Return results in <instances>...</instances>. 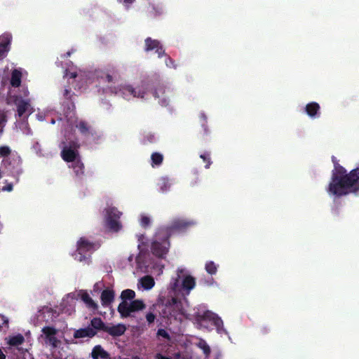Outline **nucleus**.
I'll return each instance as SVG.
<instances>
[{
  "instance_id": "1",
  "label": "nucleus",
  "mask_w": 359,
  "mask_h": 359,
  "mask_svg": "<svg viewBox=\"0 0 359 359\" xmlns=\"http://www.w3.org/2000/svg\"><path fill=\"white\" fill-rule=\"evenodd\" d=\"M167 229H159L156 232L151 246L152 256L140 252L136 257V263L137 267L141 271L156 276L163 273L164 269L163 259L165 257L170 247ZM137 239L138 248L142 251L144 247L147 245V239L144 235L138 236Z\"/></svg>"
},
{
  "instance_id": "2",
  "label": "nucleus",
  "mask_w": 359,
  "mask_h": 359,
  "mask_svg": "<svg viewBox=\"0 0 359 359\" xmlns=\"http://www.w3.org/2000/svg\"><path fill=\"white\" fill-rule=\"evenodd\" d=\"M331 182L327 191L329 194L341 196L359 191V166L347 173L346 170L334 162Z\"/></svg>"
},
{
  "instance_id": "3",
  "label": "nucleus",
  "mask_w": 359,
  "mask_h": 359,
  "mask_svg": "<svg viewBox=\"0 0 359 359\" xmlns=\"http://www.w3.org/2000/svg\"><path fill=\"white\" fill-rule=\"evenodd\" d=\"M189 304L187 299L182 302L174 301L173 308L174 310L179 313V315L188 318L192 316L195 322L200 327H208L207 323L211 322L216 327L217 332L220 335L227 334L226 330L223 325L222 320L215 313L206 309L203 305H200L196 308V311L193 313H188L186 309Z\"/></svg>"
},
{
  "instance_id": "4",
  "label": "nucleus",
  "mask_w": 359,
  "mask_h": 359,
  "mask_svg": "<svg viewBox=\"0 0 359 359\" xmlns=\"http://www.w3.org/2000/svg\"><path fill=\"white\" fill-rule=\"evenodd\" d=\"M63 337L62 330L52 325H46L42 328L39 339L46 346L50 348L52 353L56 359H62L65 354L62 353L60 349L62 344V339Z\"/></svg>"
},
{
  "instance_id": "5",
  "label": "nucleus",
  "mask_w": 359,
  "mask_h": 359,
  "mask_svg": "<svg viewBox=\"0 0 359 359\" xmlns=\"http://www.w3.org/2000/svg\"><path fill=\"white\" fill-rule=\"evenodd\" d=\"M195 285L194 278L187 274L184 269L179 268L177 271V278L171 280L170 289L176 294L188 295Z\"/></svg>"
},
{
  "instance_id": "6",
  "label": "nucleus",
  "mask_w": 359,
  "mask_h": 359,
  "mask_svg": "<svg viewBox=\"0 0 359 359\" xmlns=\"http://www.w3.org/2000/svg\"><path fill=\"white\" fill-rule=\"evenodd\" d=\"M81 298L86 304V306L93 311L97 308V304L92 299L89 294L85 290H79L73 293L68 294L63 299L62 306L66 309V312H71L74 310L76 300Z\"/></svg>"
},
{
  "instance_id": "7",
  "label": "nucleus",
  "mask_w": 359,
  "mask_h": 359,
  "mask_svg": "<svg viewBox=\"0 0 359 359\" xmlns=\"http://www.w3.org/2000/svg\"><path fill=\"white\" fill-rule=\"evenodd\" d=\"M123 213L114 206H109L103 211L104 225L109 230L117 232L122 228L119 219Z\"/></svg>"
},
{
  "instance_id": "8",
  "label": "nucleus",
  "mask_w": 359,
  "mask_h": 359,
  "mask_svg": "<svg viewBox=\"0 0 359 359\" xmlns=\"http://www.w3.org/2000/svg\"><path fill=\"white\" fill-rule=\"evenodd\" d=\"M0 157L3 158V164L14 172H19L20 158L7 146L0 147Z\"/></svg>"
},
{
  "instance_id": "9",
  "label": "nucleus",
  "mask_w": 359,
  "mask_h": 359,
  "mask_svg": "<svg viewBox=\"0 0 359 359\" xmlns=\"http://www.w3.org/2000/svg\"><path fill=\"white\" fill-rule=\"evenodd\" d=\"M121 93L126 100H130L132 97L147 100L150 95L148 91V86L146 83H142L136 88H133L130 85H126L121 90Z\"/></svg>"
},
{
  "instance_id": "10",
  "label": "nucleus",
  "mask_w": 359,
  "mask_h": 359,
  "mask_svg": "<svg viewBox=\"0 0 359 359\" xmlns=\"http://www.w3.org/2000/svg\"><path fill=\"white\" fill-rule=\"evenodd\" d=\"M146 307L142 300L135 299L130 302H121L118 306V311L121 318H128L133 316V313L142 311Z\"/></svg>"
},
{
  "instance_id": "11",
  "label": "nucleus",
  "mask_w": 359,
  "mask_h": 359,
  "mask_svg": "<svg viewBox=\"0 0 359 359\" xmlns=\"http://www.w3.org/2000/svg\"><path fill=\"white\" fill-rule=\"evenodd\" d=\"M95 244L86 238H81L77 241V248L73 257L75 259L83 262L86 259V253L95 250Z\"/></svg>"
},
{
  "instance_id": "12",
  "label": "nucleus",
  "mask_w": 359,
  "mask_h": 359,
  "mask_svg": "<svg viewBox=\"0 0 359 359\" xmlns=\"http://www.w3.org/2000/svg\"><path fill=\"white\" fill-rule=\"evenodd\" d=\"M66 65L65 76L76 79L78 81L81 83H88L90 81V73L78 69L77 67L74 66L72 63H67Z\"/></svg>"
},
{
  "instance_id": "13",
  "label": "nucleus",
  "mask_w": 359,
  "mask_h": 359,
  "mask_svg": "<svg viewBox=\"0 0 359 359\" xmlns=\"http://www.w3.org/2000/svg\"><path fill=\"white\" fill-rule=\"evenodd\" d=\"M13 102L17 107L18 115L20 117L23 116H28L33 112V109L30 105L29 100L22 99L21 97L15 96Z\"/></svg>"
},
{
  "instance_id": "14",
  "label": "nucleus",
  "mask_w": 359,
  "mask_h": 359,
  "mask_svg": "<svg viewBox=\"0 0 359 359\" xmlns=\"http://www.w3.org/2000/svg\"><path fill=\"white\" fill-rule=\"evenodd\" d=\"M77 149L78 146L74 142L69 145H64L62 150V157L63 160L70 163L79 157Z\"/></svg>"
},
{
  "instance_id": "15",
  "label": "nucleus",
  "mask_w": 359,
  "mask_h": 359,
  "mask_svg": "<svg viewBox=\"0 0 359 359\" xmlns=\"http://www.w3.org/2000/svg\"><path fill=\"white\" fill-rule=\"evenodd\" d=\"M11 41L12 35L9 33H4L0 36V60L6 57L8 53Z\"/></svg>"
},
{
  "instance_id": "16",
  "label": "nucleus",
  "mask_w": 359,
  "mask_h": 359,
  "mask_svg": "<svg viewBox=\"0 0 359 359\" xmlns=\"http://www.w3.org/2000/svg\"><path fill=\"white\" fill-rule=\"evenodd\" d=\"M155 285V280L151 276L147 275L138 280L137 287L140 290H150Z\"/></svg>"
},
{
  "instance_id": "17",
  "label": "nucleus",
  "mask_w": 359,
  "mask_h": 359,
  "mask_svg": "<svg viewBox=\"0 0 359 359\" xmlns=\"http://www.w3.org/2000/svg\"><path fill=\"white\" fill-rule=\"evenodd\" d=\"M145 49L147 51L156 49V53L158 54V57H161L164 54V50L162 46L156 40H152L151 39L148 38L145 40Z\"/></svg>"
},
{
  "instance_id": "18",
  "label": "nucleus",
  "mask_w": 359,
  "mask_h": 359,
  "mask_svg": "<svg viewBox=\"0 0 359 359\" xmlns=\"http://www.w3.org/2000/svg\"><path fill=\"white\" fill-rule=\"evenodd\" d=\"M104 331L114 337H118L123 334L126 327L123 324H117L104 327Z\"/></svg>"
},
{
  "instance_id": "19",
  "label": "nucleus",
  "mask_w": 359,
  "mask_h": 359,
  "mask_svg": "<svg viewBox=\"0 0 359 359\" xmlns=\"http://www.w3.org/2000/svg\"><path fill=\"white\" fill-rule=\"evenodd\" d=\"M170 94V92L169 90H166L165 88L161 87L155 91L154 96L159 99V103L165 106L169 102L168 95Z\"/></svg>"
},
{
  "instance_id": "20",
  "label": "nucleus",
  "mask_w": 359,
  "mask_h": 359,
  "mask_svg": "<svg viewBox=\"0 0 359 359\" xmlns=\"http://www.w3.org/2000/svg\"><path fill=\"white\" fill-rule=\"evenodd\" d=\"M24 337L20 334H14L5 338L6 343L10 346H18L24 342Z\"/></svg>"
},
{
  "instance_id": "21",
  "label": "nucleus",
  "mask_w": 359,
  "mask_h": 359,
  "mask_svg": "<svg viewBox=\"0 0 359 359\" xmlns=\"http://www.w3.org/2000/svg\"><path fill=\"white\" fill-rule=\"evenodd\" d=\"M305 111L310 117L316 118L320 114V106L316 102H310L306 106Z\"/></svg>"
},
{
  "instance_id": "22",
  "label": "nucleus",
  "mask_w": 359,
  "mask_h": 359,
  "mask_svg": "<svg viewBox=\"0 0 359 359\" xmlns=\"http://www.w3.org/2000/svg\"><path fill=\"white\" fill-rule=\"evenodd\" d=\"M114 292L111 289L103 290L101 294V302L104 306H109L114 301Z\"/></svg>"
},
{
  "instance_id": "23",
  "label": "nucleus",
  "mask_w": 359,
  "mask_h": 359,
  "mask_svg": "<svg viewBox=\"0 0 359 359\" xmlns=\"http://www.w3.org/2000/svg\"><path fill=\"white\" fill-rule=\"evenodd\" d=\"M95 334L96 331L92 327H88L76 330L74 332V337L75 338L92 337L95 336Z\"/></svg>"
},
{
  "instance_id": "24",
  "label": "nucleus",
  "mask_w": 359,
  "mask_h": 359,
  "mask_svg": "<svg viewBox=\"0 0 359 359\" xmlns=\"http://www.w3.org/2000/svg\"><path fill=\"white\" fill-rule=\"evenodd\" d=\"M194 222L186 219H178L173 222L172 228L175 230L182 231L187 229L188 226L193 225Z\"/></svg>"
},
{
  "instance_id": "25",
  "label": "nucleus",
  "mask_w": 359,
  "mask_h": 359,
  "mask_svg": "<svg viewBox=\"0 0 359 359\" xmlns=\"http://www.w3.org/2000/svg\"><path fill=\"white\" fill-rule=\"evenodd\" d=\"M37 318L39 321H49L53 318V312L50 309L44 307L38 311Z\"/></svg>"
},
{
  "instance_id": "26",
  "label": "nucleus",
  "mask_w": 359,
  "mask_h": 359,
  "mask_svg": "<svg viewBox=\"0 0 359 359\" xmlns=\"http://www.w3.org/2000/svg\"><path fill=\"white\" fill-rule=\"evenodd\" d=\"M196 345L202 351L203 355H205V358L209 359L210 357L211 348L207 342L203 339H200L197 342H196Z\"/></svg>"
},
{
  "instance_id": "27",
  "label": "nucleus",
  "mask_w": 359,
  "mask_h": 359,
  "mask_svg": "<svg viewBox=\"0 0 359 359\" xmlns=\"http://www.w3.org/2000/svg\"><path fill=\"white\" fill-rule=\"evenodd\" d=\"M92 357L93 359H107L108 354L100 346H96L93 349Z\"/></svg>"
},
{
  "instance_id": "28",
  "label": "nucleus",
  "mask_w": 359,
  "mask_h": 359,
  "mask_svg": "<svg viewBox=\"0 0 359 359\" xmlns=\"http://www.w3.org/2000/svg\"><path fill=\"white\" fill-rule=\"evenodd\" d=\"M22 71L20 69H15L12 72L11 83L13 86L18 87L20 86L22 77Z\"/></svg>"
},
{
  "instance_id": "29",
  "label": "nucleus",
  "mask_w": 359,
  "mask_h": 359,
  "mask_svg": "<svg viewBox=\"0 0 359 359\" xmlns=\"http://www.w3.org/2000/svg\"><path fill=\"white\" fill-rule=\"evenodd\" d=\"M71 163L72 164L70 165V167L73 168L76 175H79L80 174L83 173V164L81 163L79 157L72 161Z\"/></svg>"
},
{
  "instance_id": "30",
  "label": "nucleus",
  "mask_w": 359,
  "mask_h": 359,
  "mask_svg": "<svg viewBox=\"0 0 359 359\" xmlns=\"http://www.w3.org/2000/svg\"><path fill=\"white\" fill-rule=\"evenodd\" d=\"M135 297V292L133 290L127 289L122 291L121 294V298L122 302H128V300H131L134 299Z\"/></svg>"
},
{
  "instance_id": "31",
  "label": "nucleus",
  "mask_w": 359,
  "mask_h": 359,
  "mask_svg": "<svg viewBox=\"0 0 359 359\" xmlns=\"http://www.w3.org/2000/svg\"><path fill=\"white\" fill-rule=\"evenodd\" d=\"M139 222L142 227L145 228L151 224V218L149 215L142 213L140 215Z\"/></svg>"
},
{
  "instance_id": "32",
  "label": "nucleus",
  "mask_w": 359,
  "mask_h": 359,
  "mask_svg": "<svg viewBox=\"0 0 359 359\" xmlns=\"http://www.w3.org/2000/svg\"><path fill=\"white\" fill-rule=\"evenodd\" d=\"M218 265L212 261L207 262L205 265V269L207 273L213 275L217 271Z\"/></svg>"
},
{
  "instance_id": "33",
  "label": "nucleus",
  "mask_w": 359,
  "mask_h": 359,
  "mask_svg": "<svg viewBox=\"0 0 359 359\" xmlns=\"http://www.w3.org/2000/svg\"><path fill=\"white\" fill-rule=\"evenodd\" d=\"M163 155L159 153H154L151 155L152 165H158L162 163Z\"/></svg>"
},
{
  "instance_id": "34",
  "label": "nucleus",
  "mask_w": 359,
  "mask_h": 359,
  "mask_svg": "<svg viewBox=\"0 0 359 359\" xmlns=\"http://www.w3.org/2000/svg\"><path fill=\"white\" fill-rule=\"evenodd\" d=\"M158 186L162 191H166L170 186V182L167 178L163 177L158 182Z\"/></svg>"
},
{
  "instance_id": "35",
  "label": "nucleus",
  "mask_w": 359,
  "mask_h": 359,
  "mask_svg": "<svg viewBox=\"0 0 359 359\" xmlns=\"http://www.w3.org/2000/svg\"><path fill=\"white\" fill-rule=\"evenodd\" d=\"M92 328L95 330L102 329L104 327L103 322L100 318H95L91 320Z\"/></svg>"
},
{
  "instance_id": "36",
  "label": "nucleus",
  "mask_w": 359,
  "mask_h": 359,
  "mask_svg": "<svg viewBox=\"0 0 359 359\" xmlns=\"http://www.w3.org/2000/svg\"><path fill=\"white\" fill-rule=\"evenodd\" d=\"M6 116L4 113L0 110V132L2 131L3 127L5 126L6 123Z\"/></svg>"
},
{
  "instance_id": "37",
  "label": "nucleus",
  "mask_w": 359,
  "mask_h": 359,
  "mask_svg": "<svg viewBox=\"0 0 359 359\" xmlns=\"http://www.w3.org/2000/svg\"><path fill=\"white\" fill-rule=\"evenodd\" d=\"M77 128L79 129V130L81 133H84L86 130H87V126L86 124L84 122L81 121L78 125Z\"/></svg>"
},
{
  "instance_id": "38",
  "label": "nucleus",
  "mask_w": 359,
  "mask_h": 359,
  "mask_svg": "<svg viewBox=\"0 0 359 359\" xmlns=\"http://www.w3.org/2000/svg\"><path fill=\"white\" fill-rule=\"evenodd\" d=\"M146 319L149 323H151L155 320V315L152 313H148L146 315Z\"/></svg>"
},
{
  "instance_id": "39",
  "label": "nucleus",
  "mask_w": 359,
  "mask_h": 359,
  "mask_svg": "<svg viewBox=\"0 0 359 359\" xmlns=\"http://www.w3.org/2000/svg\"><path fill=\"white\" fill-rule=\"evenodd\" d=\"M158 335L159 337H163V338H166V339H167V338H168V332H167L165 330H163V329H160V330H158Z\"/></svg>"
},
{
  "instance_id": "40",
  "label": "nucleus",
  "mask_w": 359,
  "mask_h": 359,
  "mask_svg": "<svg viewBox=\"0 0 359 359\" xmlns=\"http://www.w3.org/2000/svg\"><path fill=\"white\" fill-rule=\"evenodd\" d=\"M201 158L203 159V161H208V164L205 165V168H208L210 165V162L209 161V155L208 154H201Z\"/></svg>"
},
{
  "instance_id": "41",
  "label": "nucleus",
  "mask_w": 359,
  "mask_h": 359,
  "mask_svg": "<svg viewBox=\"0 0 359 359\" xmlns=\"http://www.w3.org/2000/svg\"><path fill=\"white\" fill-rule=\"evenodd\" d=\"M6 324H3L2 321H0V330H6L8 328V318H7Z\"/></svg>"
},
{
  "instance_id": "42",
  "label": "nucleus",
  "mask_w": 359,
  "mask_h": 359,
  "mask_svg": "<svg viewBox=\"0 0 359 359\" xmlns=\"http://www.w3.org/2000/svg\"><path fill=\"white\" fill-rule=\"evenodd\" d=\"M134 1L135 0H120V2L123 3L126 7H129Z\"/></svg>"
},
{
  "instance_id": "43",
  "label": "nucleus",
  "mask_w": 359,
  "mask_h": 359,
  "mask_svg": "<svg viewBox=\"0 0 359 359\" xmlns=\"http://www.w3.org/2000/svg\"><path fill=\"white\" fill-rule=\"evenodd\" d=\"M156 358L157 359H170L169 358L163 356L161 354H157ZM175 359H181V358L180 355H176Z\"/></svg>"
},
{
  "instance_id": "44",
  "label": "nucleus",
  "mask_w": 359,
  "mask_h": 359,
  "mask_svg": "<svg viewBox=\"0 0 359 359\" xmlns=\"http://www.w3.org/2000/svg\"><path fill=\"white\" fill-rule=\"evenodd\" d=\"M0 321H2L3 324H6L7 317L3 315H0Z\"/></svg>"
},
{
  "instance_id": "45",
  "label": "nucleus",
  "mask_w": 359,
  "mask_h": 359,
  "mask_svg": "<svg viewBox=\"0 0 359 359\" xmlns=\"http://www.w3.org/2000/svg\"><path fill=\"white\" fill-rule=\"evenodd\" d=\"M172 61L170 58H167L165 61V64L168 67H172Z\"/></svg>"
},
{
  "instance_id": "46",
  "label": "nucleus",
  "mask_w": 359,
  "mask_h": 359,
  "mask_svg": "<svg viewBox=\"0 0 359 359\" xmlns=\"http://www.w3.org/2000/svg\"><path fill=\"white\" fill-rule=\"evenodd\" d=\"M4 191H11L13 189V186L11 184H9L6 187H4L2 189Z\"/></svg>"
},
{
  "instance_id": "47",
  "label": "nucleus",
  "mask_w": 359,
  "mask_h": 359,
  "mask_svg": "<svg viewBox=\"0 0 359 359\" xmlns=\"http://www.w3.org/2000/svg\"><path fill=\"white\" fill-rule=\"evenodd\" d=\"M22 93L25 97H27L29 95V90H27V88H23Z\"/></svg>"
},
{
  "instance_id": "48",
  "label": "nucleus",
  "mask_w": 359,
  "mask_h": 359,
  "mask_svg": "<svg viewBox=\"0 0 359 359\" xmlns=\"http://www.w3.org/2000/svg\"><path fill=\"white\" fill-rule=\"evenodd\" d=\"M37 118L39 120V121H43L44 119V115L41 114H37Z\"/></svg>"
},
{
  "instance_id": "49",
  "label": "nucleus",
  "mask_w": 359,
  "mask_h": 359,
  "mask_svg": "<svg viewBox=\"0 0 359 359\" xmlns=\"http://www.w3.org/2000/svg\"><path fill=\"white\" fill-rule=\"evenodd\" d=\"M0 359H6V356L2 352L1 349H0Z\"/></svg>"
},
{
  "instance_id": "50",
  "label": "nucleus",
  "mask_w": 359,
  "mask_h": 359,
  "mask_svg": "<svg viewBox=\"0 0 359 359\" xmlns=\"http://www.w3.org/2000/svg\"><path fill=\"white\" fill-rule=\"evenodd\" d=\"M70 55H71V53H70L69 51H68V52L67 53V57H69V56H70Z\"/></svg>"
},
{
  "instance_id": "51",
  "label": "nucleus",
  "mask_w": 359,
  "mask_h": 359,
  "mask_svg": "<svg viewBox=\"0 0 359 359\" xmlns=\"http://www.w3.org/2000/svg\"><path fill=\"white\" fill-rule=\"evenodd\" d=\"M51 123H55V121L53 119L51 121Z\"/></svg>"
},
{
  "instance_id": "52",
  "label": "nucleus",
  "mask_w": 359,
  "mask_h": 359,
  "mask_svg": "<svg viewBox=\"0 0 359 359\" xmlns=\"http://www.w3.org/2000/svg\"><path fill=\"white\" fill-rule=\"evenodd\" d=\"M173 316L177 318V315L175 314V313H173Z\"/></svg>"
},
{
  "instance_id": "53",
  "label": "nucleus",
  "mask_w": 359,
  "mask_h": 359,
  "mask_svg": "<svg viewBox=\"0 0 359 359\" xmlns=\"http://www.w3.org/2000/svg\"><path fill=\"white\" fill-rule=\"evenodd\" d=\"M133 359H140L138 357H135Z\"/></svg>"
}]
</instances>
